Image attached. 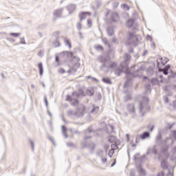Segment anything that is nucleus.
Wrapping results in <instances>:
<instances>
[{
  "label": "nucleus",
  "instance_id": "nucleus-33",
  "mask_svg": "<svg viewBox=\"0 0 176 176\" xmlns=\"http://www.w3.org/2000/svg\"><path fill=\"white\" fill-rule=\"evenodd\" d=\"M130 100H132L131 96L126 95V96H124V102H128V101H130Z\"/></svg>",
  "mask_w": 176,
  "mask_h": 176
},
{
  "label": "nucleus",
  "instance_id": "nucleus-35",
  "mask_svg": "<svg viewBox=\"0 0 176 176\" xmlns=\"http://www.w3.org/2000/svg\"><path fill=\"white\" fill-rule=\"evenodd\" d=\"M144 100H146V105L148 108V111H151V106H149L148 102H149V98L148 97H144Z\"/></svg>",
  "mask_w": 176,
  "mask_h": 176
},
{
  "label": "nucleus",
  "instance_id": "nucleus-23",
  "mask_svg": "<svg viewBox=\"0 0 176 176\" xmlns=\"http://www.w3.org/2000/svg\"><path fill=\"white\" fill-rule=\"evenodd\" d=\"M86 94L89 96V97H93V96H94V89L92 88L91 89H87Z\"/></svg>",
  "mask_w": 176,
  "mask_h": 176
},
{
  "label": "nucleus",
  "instance_id": "nucleus-64",
  "mask_svg": "<svg viewBox=\"0 0 176 176\" xmlns=\"http://www.w3.org/2000/svg\"><path fill=\"white\" fill-rule=\"evenodd\" d=\"M157 176H164V171H162V172H160Z\"/></svg>",
  "mask_w": 176,
  "mask_h": 176
},
{
  "label": "nucleus",
  "instance_id": "nucleus-7",
  "mask_svg": "<svg viewBox=\"0 0 176 176\" xmlns=\"http://www.w3.org/2000/svg\"><path fill=\"white\" fill-rule=\"evenodd\" d=\"M87 14H91L89 12L82 11L78 14V17L80 18V21H83V20H86V16Z\"/></svg>",
  "mask_w": 176,
  "mask_h": 176
},
{
  "label": "nucleus",
  "instance_id": "nucleus-28",
  "mask_svg": "<svg viewBox=\"0 0 176 176\" xmlns=\"http://www.w3.org/2000/svg\"><path fill=\"white\" fill-rule=\"evenodd\" d=\"M53 45H54V47H60V46H61V43H60V41H58V39L56 38L53 42Z\"/></svg>",
  "mask_w": 176,
  "mask_h": 176
},
{
  "label": "nucleus",
  "instance_id": "nucleus-54",
  "mask_svg": "<svg viewBox=\"0 0 176 176\" xmlns=\"http://www.w3.org/2000/svg\"><path fill=\"white\" fill-rule=\"evenodd\" d=\"M81 145L84 149H86V148H87V146H88L87 144L85 142H82Z\"/></svg>",
  "mask_w": 176,
  "mask_h": 176
},
{
  "label": "nucleus",
  "instance_id": "nucleus-4",
  "mask_svg": "<svg viewBox=\"0 0 176 176\" xmlns=\"http://www.w3.org/2000/svg\"><path fill=\"white\" fill-rule=\"evenodd\" d=\"M64 11V8H58L57 10H55L53 12V14L55 19H54V21H56L57 19H61L63 17V12Z\"/></svg>",
  "mask_w": 176,
  "mask_h": 176
},
{
  "label": "nucleus",
  "instance_id": "nucleus-30",
  "mask_svg": "<svg viewBox=\"0 0 176 176\" xmlns=\"http://www.w3.org/2000/svg\"><path fill=\"white\" fill-rule=\"evenodd\" d=\"M62 133L65 135V138H68V134H67V129L65 125L62 126Z\"/></svg>",
  "mask_w": 176,
  "mask_h": 176
},
{
  "label": "nucleus",
  "instance_id": "nucleus-55",
  "mask_svg": "<svg viewBox=\"0 0 176 176\" xmlns=\"http://www.w3.org/2000/svg\"><path fill=\"white\" fill-rule=\"evenodd\" d=\"M109 127H110V130L111 133H113V130H115V128L113 127V125L109 124H108Z\"/></svg>",
  "mask_w": 176,
  "mask_h": 176
},
{
  "label": "nucleus",
  "instance_id": "nucleus-40",
  "mask_svg": "<svg viewBox=\"0 0 176 176\" xmlns=\"http://www.w3.org/2000/svg\"><path fill=\"white\" fill-rule=\"evenodd\" d=\"M143 109H144V102H140L139 104V111L140 113L141 112H142Z\"/></svg>",
  "mask_w": 176,
  "mask_h": 176
},
{
  "label": "nucleus",
  "instance_id": "nucleus-31",
  "mask_svg": "<svg viewBox=\"0 0 176 176\" xmlns=\"http://www.w3.org/2000/svg\"><path fill=\"white\" fill-rule=\"evenodd\" d=\"M102 99V96L101 95V93H98L97 94L96 98H95V101H101V100Z\"/></svg>",
  "mask_w": 176,
  "mask_h": 176
},
{
  "label": "nucleus",
  "instance_id": "nucleus-11",
  "mask_svg": "<svg viewBox=\"0 0 176 176\" xmlns=\"http://www.w3.org/2000/svg\"><path fill=\"white\" fill-rule=\"evenodd\" d=\"M127 109L130 113H135V106L134 104H129L127 105Z\"/></svg>",
  "mask_w": 176,
  "mask_h": 176
},
{
  "label": "nucleus",
  "instance_id": "nucleus-43",
  "mask_svg": "<svg viewBox=\"0 0 176 176\" xmlns=\"http://www.w3.org/2000/svg\"><path fill=\"white\" fill-rule=\"evenodd\" d=\"M122 9H126V10H130V7L126 3H124L122 6Z\"/></svg>",
  "mask_w": 176,
  "mask_h": 176
},
{
  "label": "nucleus",
  "instance_id": "nucleus-9",
  "mask_svg": "<svg viewBox=\"0 0 176 176\" xmlns=\"http://www.w3.org/2000/svg\"><path fill=\"white\" fill-rule=\"evenodd\" d=\"M69 12V14H72L74 10H76V6L75 4H69L66 7Z\"/></svg>",
  "mask_w": 176,
  "mask_h": 176
},
{
  "label": "nucleus",
  "instance_id": "nucleus-48",
  "mask_svg": "<svg viewBox=\"0 0 176 176\" xmlns=\"http://www.w3.org/2000/svg\"><path fill=\"white\" fill-rule=\"evenodd\" d=\"M76 28L77 30H78V31H80V30H82V23H80V22L76 23Z\"/></svg>",
  "mask_w": 176,
  "mask_h": 176
},
{
  "label": "nucleus",
  "instance_id": "nucleus-25",
  "mask_svg": "<svg viewBox=\"0 0 176 176\" xmlns=\"http://www.w3.org/2000/svg\"><path fill=\"white\" fill-rule=\"evenodd\" d=\"M146 72L148 74V75H150V76H152L154 74L153 72V67H148V69H146Z\"/></svg>",
  "mask_w": 176,
  "mask_h": 176
},
{
  "label": "nucleus",
  "instance_id": "nucleus-14",
  "mask_svg": "<svg viewBox=\"0 0 176 176\" xmlns=\"http://www.w3.org/2000/svg\"><path fill=\"white\" fill-rule=\"evenodd\" d=\"M139 136L141 138V140H146V138H149V137H151V133L148 131H144L141 135H139Z\"/></svg>",
  "mask_w": 176,
  "mask_h": 176
},
{
  "label": "nucleus",
  "instance_id": "nucleus-60",
  "mask_svg": "<svg viewBox=\"0 0 176 176\" xmlns=\"http://www.w3.org/2000/svg\"><path fill=\"white\" fill-rule=\"evenodd\" d=\"M175 124V123H174V122L172 124H168V129L171 130V129H173V127L174 126Z\"/></svg>",
  "mask_w": 176,
  "mask_h": 176
},
{
  "label": "nucleus",
  "instance_id": "nucleus-15",
  "mask_svg": "<svg viewBox=\"0 0 176 176\" xmlns=\"http://www.w3.org/2000/svg\"><path fill=\"white\" fill-rule=\"evenodd\" d=\"M161 167L163 168V170H167L168 169V163L166 160H162L161 162Z\"/></svg>",
  "mask_w": 176,
  "mask_h": 176
},
{
  "label": "nucleus",
  "instance_id": "nucleus-47",
  "mask_svg": "<svg viewBox=\"0 0 176 176\" xmlns=\"http://www.w3.org/2000/svg\"><path fill=\"white\" fill-rule=\"evenodd\" d=\"M133 41H135V42H141V36H135Z\"/></svg>",
  "mask_w": 176,
  "mask_h": 176
},
{
  "label": "nucleus",
  "instance_id": "nucleus-57",
  "mask_svg": "<svg viewBox=\"0 0 176 176\" xmlns=\"http://www.w3.org/2000/svg\"><path fill=\"white\" fill-rule=\"evenodd\" d=\"M58 72H59L60 74H65V69H64V68H60V69H58Z\"/></svg>",
  "mask_w": 176,
  "mask_h": 176
},
{
  "label": "nucleus",
  "instance_id": "nucleus-39",
  "mask_svg": "<svg viewBox=\"0 0 176 176\" xmlns=\"http://www.w3.org/2000/svg\"><path fill=\"white\" fill-rule=\"evenodd\" d=\"M162 133H158L157 137H156V142H159V141H162Z\"/></svg>",
  "mask_w": 176,
  "mask_h": 176
},
{
  "label": "nucleus",
  "instance_id": "nucleus-26",
  "mask_svg": "<svg viewBox=\"0 0 176 176\" xmlns=\"http://www.w3.org/2000/svg\"><path fill=\"white\" fill-rule=\"evenodd\" d=\"M145 89H146V93H148V91H149L151 93V91H152V87L151 86V83L150 82H148L145 85Z\"/></svg>",
  "mask_w": 176,
  "mask_h": 176
},
{
  "label": "nucleus",
  "instance_id": "nucleus-29",
  "mask_svg": "<svg viewBox=\"0 0 176 176\" xmlns=\"http://www.w3.org/2000/svg\"><path fill=\"white\" fill-rule=\"evenodd\" d=\"M168 149H170V146L165 145L164 147H162L161 151L162 153H166V152H168Z\"/></svg>",
  "mask_w": 176,
  "mask_h": 176
},
{
  "label": "nucleus",
  "instance_id": "nucleus-36",
  "mask_svg": "<svg viewBox=\"0 0 176 176\" xmlns=\"http://www.w3.org/2000/svg\"><path fill=\"white\" fill-rule=\"evenodd\" d=\"M170 75L168 76V79H170V78H176V72H174L173 70H170Z\"/></svg>",
  "mask_w": 176,
  "mask_h": 176
},
{
  "label": "nucleus",
  "instance_id": "nucleus-13",
  "mask_svg": "<svg viewBox=\"0 0 176 176\" xmlns=\"http://www.w3.org/2000/svg\"><path fill=\"white\" fill-rule=\"evenodd\" d=\"M107 32L109 36H113V34H115V31L113 30V27L112 26L107 27Z\"/></svg>",
  "mask_w": 176,
  "mask_h": 176
},
{
  "label": "nucleus",
  "instance_id": "nucleus-51",
  "mask_svg": "<svg viewBox=\"0 0 176 176\" xmlns=\"http://www.w3.org/2000/svg\"><path fill=\"white\" fill-rule=\"evenodd\" d=\"M129 176H135V169H131Z\"/></svg>",
  "mask_w": 176,
  "mask_h": 176
},
{
  "label": "nucleus",
  "instance_id": "nucleus-32",
  "mask_svg": "<svg viewBox=\"0 0 176 176\" xmlns=\"http://www.w3.org/2000/svg\"><path fill=\"white\" fill-rule=\"evenodd\" d=\"M116 65V62H112L111 64L107 66L106 68H109V69H113V68H115Z\"/></svg>",
  "mask_w": 176,
  "mask_h": 176
},
{
  "label": "nucleus",
  "instance_id": "nucleus-45",
  "mask_svg": "<svg viewBox=\"0 0 176 176\" xmlns=\"http://www.w3.org/2000/svg\"><path fill=\"white\" fill-rule=\"evenodd\" d=\"M78 104H79V100L78 99H74V102H72V105H73V107H76V105H78Z\"/></svg>",
  "mask_w": 176,
  "mask_h": 176
},
{
  "label": "nucleus",
  "instance_id": "nucleus-2",
  "mask_svg": "<svg viewBox=\"0 0 176 176\" xmlns=\"http://www.w3.org/2000/svg\"><path fill=\"white\" fill-rule=\"evenodd\" d=\"M124 61L121 62L120 67V68H118L116 69H122V71H129V62L131 60V56L128 53L125 54L124 57Z\"/></svg>",
  "mask_w": 176,
  "mask_h": 176
},
{
  "label": "nucleus",
  "instance_id": "nucleus-24",
  "mask_svg": "<svg viewBox=\"0 0 176 176\" xmlns=\"http://www.w3.org/2000/svg\"><path fill=\"white\" fill-rule=\"evenodd\" d=\"M99 109H100V107L94 105L93 108L91 110V113H97Z\"/></svg>",
  "mask_w": 176,
  "mask_h": 176
},
{
  "label": "nucleus",
  "instance_id": "nucleus-27",
  "mask_svg": "<svg viewBox=\"0 0 176 176\" xmlns=\"http://www.w3.org/2000/svg\"><path fill=\"white\" fill-rule=\"evenodd\" d=\"M119 18V14L118 13L112 14L111 15V21L114 23H116V19Z\"/></svg>",
  "mask_w": 176,
  "mask_h": 176
},
{
  "label": "nucleus",
  "instance_id": "nucleus-37",
  "mask_svg": "<svg viewBox=\"0 0 176 176\" xmlns=\"http://www.w3.org/2000/svg\"><path fill=\"white\" fill-rule=\"evenodd\" d=\"M111 148H112V149H113V151H116V149H119V144H118L116 142V144H112Z\"/></svg>",
  "mask_w": 176,
  "mask_h": 176
},
{
  "label": "nucleus",
  "instance_id": "nucleus-42",
  "mask_svg": "<svg viewBox=\"0 0 176 176\" xmlns=\"http://www.w3.org/2000/svg\"><path fill=\"white\" fill-rule=\"evenodd\" d=\"M29 141H30L31 146H32V152H34V150L35 149V144L34 143V140L30 139Z\"/></svg>",
  "mask_w": 176,
  "mask_h": 176
},
{
  "label": "nucleus",
  "instance_id": "nucleus-52",
  "mask_svg": "<svg viewBox=\"0 0 176 176\" xmlns=\"http://www.w3.org/2000/svg\"><path fill=\"white\" fill-rule=\"evenodd\" d=\"M141 140V138L140 137V135H138L135 138V142L136 144H140V141Z\"/></svg>",
  "mask_w": 176,
  "mask_h": 176
},
{
  "label": "nucleus",
  "instance_id": "nucleus-18",
  "mask_svg": "<svg viewBox=\"0 0 176 176\" xmlns=\"http://www.w3.org/2000/svg\"><path fill=\"white\" fill-rule=\"evenodd\" d=\"M38 68L40 76H42V75H43V64H42V63H38Z\"/></svg>",
  "mask_w": 176,
  "mask_h": 176
},
{
  "label": "nucleus",
  "instance_id": "nucleus-19",
  "mask_svg": "<svg viewBox=\"0 0 176 176\" xmlns=\"http://www.w3.org/2000/svg\"><path fill=\"white\" fill-rule=\"evenodd\" d=\"M133 25H134V19H129L126 21V27H128V28H131Z\"/></svg>",
  "mask_w": 176,
  "mask_h": 176
},
{
  "label": "nucleus",
  "instance_id": "nucleus-8",
  "mask_svg": "<svg viewBox=\"0 0 176 176\" xmlns=\"http://www.w3.org/2000/svg\"><path fill=\"white\" fill-rule=\"evenodd\" d=\"M137 170L140 175L141 176L146 175V171L145 170V169H144V168H142V165L137 166Z\"/></svg>",
  "mask_w": 176,
  "mask_h": 176
},
{
  "label": "nucleus",
  "instance_id": "nucleus-49",
  "mask_svg": "<svg viewBox=\"0 0 176 176\" xmlns=\"http://www.w3.org/2000/svg\"><path fill=\"white\" fill-rule=\"evenodd\" d=\"M152 152L154 155H157V149L156 148V145L153 146Z\"/></svg>",
  "mask_w": 176,
  "mask_h": 176
},
{
  "label": "nucleus",
  "instance_id": "nucleus-21",
  "mask_svg": "<svg viewBox=\"0 0 176 176\" xmlns=\"http://www.w3.org/2000/svg\"><path fill=\"white\" fill-rule=\"evenodd\" d=\"M102 82L106 83V85H112V81H111V78H102Z\"/></svg>",
  "mask_w": 176,
  "mask_h": 176
},
{
  "label": "nucleus",
  "instance_id": "nucleus-53",
  "mask_svg": "<svg viewBox=\"0 0 176 176\" xmlns=\"http://www.w3.org/2000/svg\"><path fill=\"white\" fill-rule=\"evenodd\" d=\"M44 102L45 104V106L47 108L49 107V102L47 101V98L46 96H45L44 98Z\"/></svg>",
  "mask_w": 176,
  "mask_h": 176
},
{
  "label": "nucleus",
  "instance_id": "nucleus-63",
  "mask_svg": "<svg viewBox=\"0 0 176 176\" xmlns=\"http://www.w3.org/2000/svg\"><path fill=\"white\" fill-rule=\"evenodd\" d=\"M101 160H102V163L105 164V163H107V157H101Z\"/></svg>",
  "mask_w": 176,
  "mask_h": 176
},
{
  "label": "nucleus",
  "instance_id": "nucleus-44",
  "mask_svg": "<svg viewBox=\"0 0 176 176\" xmlns=\"http://www.w3.org/2000/svg\"><path fill=\"white\" fill-rule=\"evenodd\" d=\"M66 101H69V102H72L74 101V99L70 95H67L66 97Z\"/></svg>",
  "mask_w": 176,
  "mask_h": 176
},
{
  "label": "nucleus",
  "instance_id": "nucleus-59",
  "mask_svg": "<svg viewBox=\"0 0 176 176\" xmlns=\"http://www.w3.org/2000/svg\"><path fill=\"white\" fill-rule=\"evenodd\" d=\"M67 145L69 148H71V147H72V146H75V144H74V143H72V142H67Z\"/></svg>",
  "mask_w": 176,
  "mask_h": 176
},
{
  "label": "nucleus",
  "instance_id": "nucleus-1",
  "mask_svg": "<svg viewBox=\"0 0 176 176\" xmlns=\"http://www.w3.org/2000/svg\"><path fill=\"white\" fill-rule=\"evenodd\" d=\"M146 68V63L140 62L138 65H134L131 67V71H123V69H116L114 74L117 76H120L122 74H126V75H131L133 78H138L140 74Z\"/></svg>",
  "mask_w": 176,
  "mask_h": 176
},
{
  "label": "nucleus",
  "instance_id": "nucleus-16",
  "mask_svg": "<svg viewBox=\"0 0 176 176\" xmlns=\"http://www.w3.org/2000/svg\"><path fill=\"white\" fill-rule=\"evenodd\" d=\"M87 147L89 151H91L92 152L94 151V149H96V144H94V142H89L87 143Z\"/></svg>",
  "mask_w": 176,
  "mask_h": 176
},
{
  "label": "nucleus",
  "instance_id": "nucleus-12",
  "mask_svg": "<svg viewBox=\"0 0 176 176\" xmlns=\"http://www.w3.org/2000/svg\"><path fill=\"white\" fill-rule=\"evenodd\" d=\"M129 37L128 38L126 43H127V45H131V42H130V41H134V38H135V36L134 35V33L129 32Z\"/></svg>",
  "mask_w": 176,
  "mask_h": 176
},
{
  "label": "nucleus",
  "instance_id": "nucleus-46",
  "mask_svg": "<svg viewBox=\"0 0 176 176\" xmlns=\"http://www.w3.org/2000/svg\"><path fill=\"white\" fill-rule=\"evenodd\" d=\"M163 100L165 102V104H168V102H169V99L167 96H163Z\"/></svg>",
  "mask_w": 176,
  "mask_h": 176
},
{
  "label": "nucleus",
  "instance_id": "nucleus-61",
  "mask_svg": "<svg viewBox=\"0 0 176 176\" xmlns=\"http://www.w3.org/2000/svg\"><path fill=\"white\" fill-rule=\"evenodd\" d=\"M138 156H140V153H135V155H134V156H133V160L134 161H135V160H137V157H138Z\"/></svg>",
  "mask_w": 176,
  "mask_h": 176
},
{
  "label": "nucleus",
  "instance_id": "nucleus-10",
  "mask_svg": "<svg viewBox=\"0 0 176 176\" xmlns=\"http://www.w3.org/2000/svg\"><path fill=\"white\" fill-rule=\"evenodd\" d=\"M170 89L171 87L170 85H166L165 87H164V90L166 93V96H173V92L170 91Z\"/></svg>",
  "mask_w": 176,
  "mask_h": 176
},
{
  "label": "nucleus",
  "instance_id": "nucleus-58",
  "mask_svg": "<svg viewBox=\"0 0 176 176\" xmlns=\"http://www.w3.org/2000/svg\"><path fill=\"white\" fill-rule=\"evenodd\" d=\"M170 68H171V65H166L164 67V69H165L166 71H168V70L170 69Z\"/></svg>",
  "mask_w": 176,
  "mask_h": 176
},
{
  "label": "nucleus",
  "instance_id": "nucleus-3",
  "mask_svg": "<svg viewBox=\"0 0 176 176\" xmlns=\"http://www.w3.org/2000/svg\"><path fill=\"white\" fill-rule=\"evenodd\" d=\"M99 61L102 65L100 66V71H104V68H107V63L111 61V56L109 55H106L104 56H100Z\"/></svg>",
  "mask_w": 176,
  "mask_h": 176
},
{
  "label": "nucleus",
  "instance_id": "nucleus-22",
  "mask_svg": "<svg viewBox=\"0 0 176 176\" xmlns=\"http://www.w3.org/2000/svg\"><path fill=\"white\" fill-rule=\"evenodd\" d=\"M94 49H96L98 52H104V47L101 45H95L94 46Z\"/></svg>",
  "mask_w": 176,
  "mask_h": 176
},
{
  "label": "nucleus",
  "instance_id": "nucleus-17",
  "mask_svg": "<svg viewBox=\"0 0 176 176\" xmlns=\"http://www.w3.org/2000/svg\"><path fill=\"white\" fill-rule=\"evenodd\" d=\"M107 140L109 141V142H110V144H112L113 142H115V144H116V136L115 135H109V137H107Z\"/></svg>",
  "mask_w": 176,
  "mask_h": 176
},
{
  "label": "nucleus",
  "instance_id": "nucleus-6",
  "mask_svg": "<svg viewBox=\"0 0 176 176\" xmlns=\"http://www.w3.org/2000/svg\"><path fill=\"white\" fill-rule=\"evenodd\" d=\"M72 96H76V97H77V98H79V97H80V96H82L83 97H86V94H85V91H83V89H79L78 91H73L72 92Z\"/></svg>",
  "mask_w": 176,
  "mask_h": 176
},
{
  "label": "nucleus",
  "instance_id": "nucleus-20",
  "mask_svg": "<svg viewBox=\"0 0 176 176\" xmlns=\"http://www.w3.org/2000/svg\"><path fill=\"white\" fill-rule=\"evenodd\" d=\"M64 42L65 46H68L69 49H72V43H71V41L69 39L65 38Z\"/></svg>",
  "mask_w": 176,
  "mask_h": 176
},
{
  "label": "nucleus",
  "instance_id": "nucleus-34",
  "mask_svg": "<svg viewBox=\"0 0 176 176\" xmlns=\"http://www.w3.org/2000/svg\"><path fill=\"white\" fill-rule=\"evenodd\" d=\"M97 156H99L100 157H103L104 155V151L102 149H99L96 153Z\"/></svg>",
  "mask_w": 176,
  "mask_h": 176
},
{
  "label": "nucleus",
  "instance_id": "nucleus-56",
  "mask_svg": "<svg viewBox=\"0 0 176 176\" xmlns=\"http://www.w3.org/2000/svg\"><path fill=\"white\" fill-rule=\"evenodd\" d=\"M152 153V148H148L146 151V155H151Z\"/></svg>",
  "mask_w": 176,
  "mask_h": 176
},
{
  "label": "nucleus",
  "instance_id": "nucleus-38",
  "mask_svg": "<svg viewBox=\"0 0 176 176\" xmlns=\"http://www.w3.org/2000/svg\"><path fill=\"white\" fill-rule=\"evenodd\" d=\"M150 82H151V83H152V85H157V82H159V80H157V78H151Z\"/></svg>",
  "mask_w": 176,
  "mask_h": 176
},
{
  "label": "nucleus",
  "instance_id": "nucleus-50",
  "mask_svg": "<svg viewBox=\"0 0 176 176\" xmlns=\"http://www.w3.org/2000/svg\"><path fill=\"white\" fill-rule=\"evenodd\" d=\"M113 148H111L109 150L108 155L109 156V157H112V156L113 155Z\"/></svg>",
  "mask_w": 176,
  "mask_h": 176
},
{
  "label": "nucleus",
  "instance_id": "nucleus-41",
  "mask_svg": "<svg viewBox=\"0 0 176 176\" xmlns=\"http://www.w3.org/2000/svg\"><path fill=\"white\" fill-rule=\"evenodd\" d=\"M11 36H13L14 38H19L21 34L20 33H14V32H11L10 34Z\"/></svg>",
  "mask_w": 176,
  "mask_h": 176
},
{
  "label": "nucleus",
  "instance_id": "nucleus-62",
  "mask_svg": "<svg viewBox=\"0 0 176 176\" xmlns=\"http://www.w3.org/2000/svg\"><path fill=\"white\" fill-rule=\"evenodd\" d=\"M162 72H163L164 75H168V70H165L162 69Z\"/></svg>",
  "mask_w": 176,
  "mask_h": 176
},
{
  "label": "nucleus",
  "instance_id": "nucleus-5",
  "mask_svg": "<svg viewBox=\"0 0 176 176\" xmlns=\"http://www.w3.org/2000/svg\"><path fill=\"white\" fill-rule=\"evenodd\" d=\"M60 56H63L65 58H76V56H74V52H69V51H63L60 53Z\"/></svg>",
  "mask_w": 176,
  "mask_h": 176
}]
</instances>
